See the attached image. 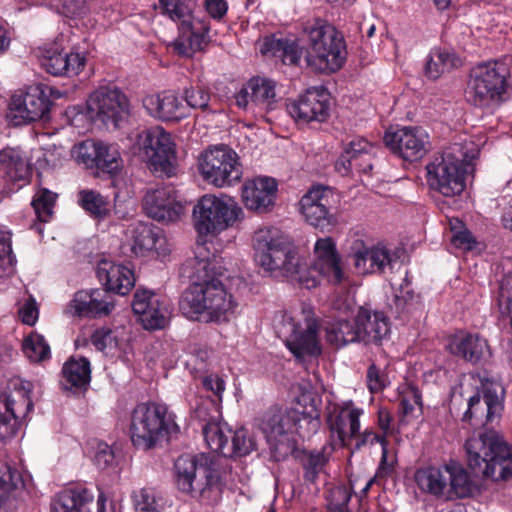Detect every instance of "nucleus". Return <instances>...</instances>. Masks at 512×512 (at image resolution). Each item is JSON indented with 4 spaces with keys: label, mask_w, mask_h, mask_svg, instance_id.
<instances>
[{
    "label": "nucleus",
    "mask_w": 512,
    "mask_h": 512,
    "mask_svg": "<svg viewBox=\"0 0 512 512\" xmlns=\"http://www.w3.org/2000/svg\"><path fill=\"white\" fill-rule=\"evenodd\" d=\"M73 314L86 318L108 316L114 308V297L103 288L78 291L71 301Z\"/></svg>",
    "instance_id": "27"
},
{
    "label": "nucleus",
    "mask_w": 512,
    "mask_h": 512,
    "mask_svg": "<svg viewBox=\"0 0 512 512\" xmlns=\"http://www.w3.org/2000/svg\"><path fill=\"white\" fill-rule=\"evenodd\" d=\"M93 500L86 488L65 489L57 495L51 505L52 512H80L82 507Z\"/></svg>",
    "instance_id": "42"
},
{
    "label": "nucleus",
    "mask_w": 512,
    "mask_h": 512,
    "mask_svg": "<svg viewBox=\"0 0 512 512\" xmlns=\"http://www.w3.org/2000/svg\"><path fill=\"white\" fill-rule=\"evenodd\" d=\"M193 17L191 16L190 21L188 23H181L185 38L188 42V47L191 52V56L196 52L202 49L203 43L205 42L206 33L208 32L207 28H203L204 32L196 31V28L192 22Z\"/></svg>",
    "instance_id": "53"
},
{
    "label": "nucleus",
    "mask_w": 512,
    "mask_h": 512,
    "mask_svg": "<svg viewBox=\"0 0 512 512\" xmlns=\"http://www.w3.org/2000/svg\"><path fill=\"white\" fill-rule=\"evenodd\" d=\"M62 374L66 381L64 389H86L91 378L90 362L84 357L78 360L71 358L64 364Z\"/></svg>",
    "instance_id": "41"
},
{
    "label": "nucleus",
    "mask_w": 512,
    "mask_h": 512,
    "mask_svg": "<svg viewBox=\"0 0 512 512\" xmlns=\"http://www.w3.org/2000/svg\"><path fill=\"white\" fill-rule=\"evenodd\" d=\"M137 512H163L165 505L162 498L157 497L151 488H143L134 494Z\"/></svg>",
    "instance_id": "50"
},
{
    "label": "nucleus",
    "mask_w": 512,
    "mask_h": 512,
    "mask_svg": "<svg viewBox=\"0 0 512 512\" xmlns=\"http://www.w3.org/2000/svg\"><path fill=\"white\" fill-rule=\"evenodd\" d=\"M255 261L265 273L283 277L290 282L311 289L318 285L314 272L326 276L329 281L339 283L343 279L340 258L333 240L329 237L315 243V261L312 269L298 252L274 227L261 228L253 236Z\"/></svg>",
    "instance_id": "1"
},
{
    "label": "nucleus",
    "mask_w": 512,
    "mask_h": 512,
    "mask_svg": "<svg viewBox=\"0 0 512 512\" xmlns=\"http://www.w3.org/2000/svg\"><path fill=\"white\" fill-rule=\"evenodd\" d=\"M262 55L280 58L283 64L297 65L300 61L301 50L296 41L288 38H277L275 35L266 36L261 45Z\"/></svg>",
    "instance_id": "37"
},
{
    "label": "nucleus",
    "mask_w": 512,
    "mask_h": 512,
    "mask_svg": "<svg viewBox=\"0 0 512 512\" xmlns=\"http://www.w3.org/2000/svg\"><path fill=\"white\" fill-rule=\"evenodd\" d=\"M15 262L11 242L7 239H0V274L12 270Z\"/></svg>",
    "instance_id": "58"
},
{
    "label": "nucleus",
    "mask_w": 512,
    "mask_h": 512,
    "mask_svg": "<svg viewBox=\"0 0 512 512\" xmlns=\"http://www.w3.org/2000/svg\"><path fill=\"white\" fill-rule=\"evenodd\" d=\"M22 485V476L17 469L7 464L0 467V489L16 491Z\"/></svg>",
    "instance_id": "55"
},
{
    "label": "nucleus",
    "mask_w": 512,
    "mask_h": 512,
    "mask_svg": "<svg viewBox=\"0 0 512 512\" xmlns=\"http://www.w3.org/2000/svg\"><path fill=\"white\" fill-rule=\"evenodd\" d=\"M448 493L447 500L464 499L473 495L475 483L467 469L458 461L446 463Z\"/></svg>",
    "instance_id": "36"
},
{
    "label": "nucleus",
    "mask_w": 512,
    "mask_h": 512,
    "mask_svg": "<svg viewBox=\"0 0 512 512\" xmlns=\"http://www.w3.org/2000/svg\"><path fill=\"white\" fill-rule=\"evenodd\" d=\"M179 308L184 316L205 322H227L236 313L237 303L218 279L192 282L183 292Z\"/></svg>",
    "instance_id": "3"
},
{
    "label": "nucleus",
    "mask_w": 512,
    "mask_h": 512,
    "mask_svg": "<svg viewBox=\"0 0 512 512\" xmlns=\"http://www.w3.org/2000/svg\"><path fill=\"white\" fill-rule=\"evenodd\" d=\"M238 107L262 114L275 108L276 93L273 81L261 78H251L235 95Z\"/></svg>",
    "instance_id": "22"
},
{
    "label": "nucleus",
    "mask_w": 512,
    "mask_h": 512,
    "mask_svg": "<svg viewBox=\"0 0 512 512\" xmlns=\"http://www.w3.org/2000/svg\"><path fill=\"white\" fill-rule=\"evenodd\" d=\"M162 13L173 21L188 23L194 7L193 0H159Z\"/></svg>",
    "instance_id": "48"
},
{
    "label": "nucleus",
    "mask_w": 512,
    "mask_h": 512,
    "mask_svg": "<svg viewBox=\"0 0 512 512\" xmlns=\"http://www.w3.org/2000/svg\"><path fill=\"white\" fill-rule=\"evenodd\" d=\"M351 495L345 488L337 487L331 491L328 503V512H350L348 503Z\"/></svg>",
    "instance_id": "56"
},
{
    "label": "nucleus",
    "mask_w": 512,
    "mask_h": 512,
    "mask_svg": "<svg viewBox=\"0 0 512 512\" xmlns=\"http://www.w3.org/2000/svg\"><path fill=\"white\" fill-rule=\"evenodd\" d=\"M368 387L371 392H379L385 387V378L380 369L372 364L367 371Z\"/></svg>",
    "instance_id": "63"
},
{
    "label": "nucleus",
    "mask_w": 512,
    "mask_h": 512,
    "mask_svg": "<svg viewBox=\"0 0 512 512\" xmlns=\"http://www.w3.org/2000/svg\"><path fill=\"white\" fill-rule=\"evenodd\" d=\"M334 193L325 186L312 187L300 201L301 212L306 221L321 230H329L337 219L332 212Z\"/></svg>",
    "instance_id": "19"
},
{
    "label": "nucleus",
    "mask_w": 512,
    "mask_h": 512,
    "mask_svg": "<svg viewBox=\"0 0 512 512\" xmlns=\"http://www.w3.org/2000/svg\"><path fill=\"white\" fill-rule=\"evenodd\" d=\"M285 331V344L296 358L306 355L317 356L321 352L317 338V324L315 321H307L305 327L295 323L292 319L283 325Z\"/></svg>",
    "instance_id": "24"
},
{
    "label": "nucleus",
    "mask_w": 512,
    "mask_h": 512,
    "mask_svg": "<svg viewBox=\"0 0 512 512\" xmlns=\"http://www.w3.org/2000/svg\"><path fill=\"white\" fill-rule=\"evenodd\" d=\"M242 209L228 196H202L193 208V224L200 235L217 234L239 219Z\"/></svg>",
    "instance_id": "10"
},
{
    "label": "nucleus",
    "mask_w": 512,
    "mask_h": 512,
    "mask_svg": "<svg viewBox=\"0 0 512 512\" xmlns=\"http://www.w3.org/2000/svg\"><path fill=\"white\" fill-rule=\"evenodd\" d=\"M399 256L386 246L376 245L371 248L363 247L354 252V266L359 274L385 273L392 270Z\"/></svg>",
    "instance_id": "28"
},
{
    "label": "nucleus",
    "mask_w": 512,
    "mask_h": 512,
    "mask_svg": "<svg viewBox=\"0 0 512 512\" xmlns=\"http://www.w3.org/2000/svg\"><path fill=\"white\" fill-rule=\"evenodd\" d=\"M179 427L166 406L156 403L138 404L131 415L130 438L137 449L161 447Z\"/></svg>",
    "instance_id": "6"
},
{
    "label": "nucleus",
    "mask_w": 512,
    "mask_h": 512,
    "mask_svg": "<svg viewBox=\"0 0 512 512\" xmlns=\"http://www.w3.org/2000/svg\"><path fill=\"white\" fill-rule=\"evenodd\" d=\"M462 65L461 59L454 53L441 49H433L425 64V75L431 80H437L445 73Z\"/></svg>",
    "instance_id": "40"
},
{
    "label": "nucleus",
    "mask_w": 512,
    "mask_h": 512,
    "mask_svg": "<svg viewBox=\"0 0 512 512\" xmlns=\"http://www.w3.org/2000/svg\"><path fill=\"white\" fill-rule=\"evenodd\" d=\"M71 154L77 163L86 168L97 169L111 175L118 172L123 164L116 146L92 139L74 145Z\"/></svg>",
    "instance_id": "17"
},
{
    "label": "nucleus",
    "mask_w": 512,
    "mask_h": 512,
    "mask_svg": "<svg viewBox=\"0 0 512 512\" xmlns=\"http://www.w3.org/2000/svg\"><path fill=\"white\" fill-rule=\"evenodd\" d=\"M97 277L109 293L126 295L134 286L132 270L108 260H101L97 266Z\"/></svg>",
    "instance_id": "32"
},
{
    "label": "nucleus",
    "mask_w": 512,
    "mask_h": 512,
    "mask_svg": "<svg viewBox=\"0 0 512 512\" xmlns=\"http://www.w3.org/2000/svg\"><path fill=\"white\" fill-rule=\"evenodd\" d=\"M446 348L451 354L472 364L485 361L491 356L486 339L478 334L459 333L453 335L449 338Z\"/></svg>",
    "instance_id": "29"
},
{
    "label": "nucleus",
    "mask_w": 512,
    "mask_h": 512,
    "mask_svg": "<svg viewBox=\"0 0 512 512\" xmlns=\"http://www.w3.org/2000/svg\"><path fill=\"white\" fill-rule=\"evenodd\" d=\"M303 410L298 408L282 409L271 407L263 416L260 428L267 441L280 449L284 441L278 439L296 430L302 437L316 432L320 427V413L311 394H302L298 401Z\"/></svg>",
    "instance_id": "5"
},
{
    "label": "nucleus",
    "mask_w": 512,
    "mask_h": 512,
    "mask_svg": "<svg viewBox=\"0 0 512 512\" xmlns=\"http://www.w3.org/2000/svg\"><path fill=\"white\" fill-rule=\"evenodd\" d=\"M326 340L336 348L350 343L361 342L354 320L337 319L326 326Z\"/></svg>",
    "instance_id": "39"
},
{
    "label": "nucleus",
    "mask_w": 512,
    "mask_h": 512,
    "mask_svg": "<svg viewBox=\"0 0 512 512\" xmlns=\"http://www.w3.org/2000/svg\"><path fill=\"white\" fill-rule=\"evenodd\" d=\"M372 150H374V146L364 138H355L351 140L344 147L342 154L336 161V170L342 175L349 174L351 172V163Z\"/></svg>",
    "instance_id": "44"
},
{
    "label": "nucleus",
    "mask_w": 512,
    "mask_h": 512,
    "mask_svg": "<svg viewBox=\"0 0 512 512\" xmlns=\"http://www.w3.org/2000/svg\"><path fill=\"white\" fill-rule=\"evenodd\" d=\"M185 100L191 108H198L205 110L208 108L210 101L209 92L201 86L186 88Z\"/></svg>",
    "instance_id": "54"
},
{
    "label": "nucleus",
    "mask_w": 512,
    "mask_h": 512,
    "mask_svg": "<svg viewBox=\"0 0 512 512\" xmlns=\"http://www.w3.org/2000/svg\"><path fill=\"white\" fill-rule=\"evenodd\" d=\"M132 310L145 330L164 329L169 321L170 309L166 301L149 290H137Z\"/></svg>",
    "instance_id": "20"
},
{
    "label": "nucleus",
    "mask_w": 512,
    "mask_h": 512,
    "mask_svg": "<svg viewBox=\"0 0 512 512\" xmlns=\"http://www.w3.org/2000/svg\"><path fill=\"white\" fill-rule=\"evenodd\" d=\"M0 165L10 181H26L29 174L27 164L14 148H5L0 151Z\"/></svg>",
    "instance_id": "45"
},
{
    "label": "nucleus",
    "mask_w": 512,
    "mask_h": 512,
    "mask_svg": "<svg viewBox=\"0 0 512 512\" xmlns=\"http://www.w3.org/2000/svg\"><path fill=\"white\" fill-rule=\"evenodd\" d=\"M288 113L304 123L324 122L330 115L329 93L324 88H310L287 104Z\"/></svg>",
    "instance_id": "21"
},
{
    "label": "nucleus",
    "mask_w": 512,
    "mask_h": 512,
    "mask_svg": "<svg viewBox=\"0 0 512 512\" xmlns=\"http://www.w3.org/2000/svg\"><path fill=\"white\" fill-rule=\"evenodd\" d=\"M428 136L418 127H403L395 132H386L385 145L406 161H417L427 152Z\"/></svg>",
    "instance_id": "23"
},
{
    "label": "nucleus",
    "mask_w": 512,
    "mask_h": 512,
    "mask_svg": "<svg viewBox=\"0 0 512 512\" xmlns=\"http://www.w3.org/2000/svg\"><path fill=\"white\" fill-rule=\"evenodd\" d=\"M208 447L224 457H243L256 450L254 436L246 428L232 430L215 421L202 428Z\"/></svg>",
    "instance_id": "13"
},
{
    "label": "nucleus",
    "mask_w": 512,
    "mask_h": 512,
    "mask_svg": "<svg viewBox=\"0 0 512 512\" xmlns=\"http://www.w3.org/2000/svg\"><path fill=\"white\" fill-rule=\"evenodd\" d=\"M143 105L150 115L162 121H179L186 114L178 97L170 92L148 95L143 99Z\"/></svg>",
    "instance_id": "35"
},
{
    "label": "nucleus",
    "mask_w": 512,
    "mask_h": 512,
    "mask_svg": "<svg viewBox=\"0 0 512 512\" xmlns=\"http://www.w3.org/2000/svg\"><path fill=\"white\" fill-rule=\"evenodd\" d=\"M48 90L52 92L49 87L37 84L15 93L9 105L12 123L19 126L43 119L51 105Z\"/></svg>",
    "instance_id": "15"
},
{
    "label": "nucleus",
    "mask_w": 512,
    "mask_h": 512,
    "mask_svg": "<svg viewBox=\"0 0 512 512\" xmlns=\"http://www.w3.org/2000/svg\"><path fill=\"white\" fill-rule=\"evenodd\" d=\"M478 154V146L472 141L445 148L426 166L429 187L445 197L461 194L465 189L464 164H469Z\"/></svg>",
    "instance_id": "4"
},
{
    "label": "nucleus",
    "mask_w": 512,
    "mask_h": 512,
    "mask_svg": "<svg viewBox=\"0 0 512 512\" xmlns=\"http://www.w3.org/2000/svg\"><path fill=\"white\" fill-rule=\"evenodd\" d=\"M143 205L149 217L162 222H174L183 212V206L176 201L175 191L170 187L148 191Z\"/></svg>",
    "instance_id": "26"
},
{
    "label": "nucleus",
    "mask_w": 512,
    "mask_h": 512,
    "mask_svg": "<svg viewBox=\"0 0 512 512\" xmlns=\"http://www.w3.org/2000/svg\"><path fill=\"white\" fill-rule=\"evenodd\" d=\"M309 43L306 49L307 66L319 73L339 70L345 60V44L335 28L318 22L308 31Z\"/></svg>",
    "instance_id": "8"
},
{
    "label": "nucleus",
    "mask_w": 512,
    "mask_h": 512,
    "mask_svg": "<svg viewBox=\"0 0 512 512\" xmlns=\"http://www.w3.org/2000/svg\"><path fill=\"white\" fill-rule=\"evenodd\" d=\"M23 351L32 362L44 361L50 357V347L39 334H31L24 340Z\"/></svg>",
    "instance_id": "49"
},
{
    "label": "nucleus",
    "mask_w": 512,
    "mask_h": 512,
    "mask_svg": "<svg viewBox=\"0 0 512 512\" xmlns=\"http://www.w3.org/2000/svg\"><path fill=\"white\" fill-rule=\"evenodd\" d=\"M508 68L504 63L486 62L470 71L467 83V101L475 107L487 108L504 101Z\"/></svg>",
    "instance_id": "9"
},
{
    "label": "nucleus",
    "mask_w": 512,
    "mask_h": 512,
    "mask_svg": "<svg viewBox=\"0 0 512 512\" xmlns=\"http://www.w3.org/2000/svg\"><path fill=\"white\" fill-rule=\"evenodd\" d=\"M87 113L92 121L117 128L130 114L129 101L117 87H100L89 96Z\"/></svg>",
    "instance_id": "14"
},
{
    "label": "nucleus",
    "mask_w": 512,
    "mask_h": 512,
    "mask_svg": "<svg viewBox=\"0 0 512 512\" xmlns=\"http://www.w3.org/2000/svg\"><path fill=\"white\" fill-rule=\"evenodd\" d=\"M277 184L274 179L264 177L245 183L242 199L245 206L257 213H265L274 205Z\"/></svg>",
    "instance_id": "30"
},
{
    "label": "nucleus",
    "mask_w": 512,
    "mask_h": 512,
    "mask_svg": "<svg viewBox=\"0 0 512 512\" xmlns=\"http://www.w3.org/2000/svg\"><path fill=\"white\" fill-rule=\"evenodd\" d=\"M205 7L208 14L214 19L222 18L227 12V3L225 0H206Z\"/></svg>",
    "instance_id": "64"
},
{
    "label": "nucleus",
    "mask_w": 512,
    "mask_h": 512,
    "mask_svg": "<svg viewBox=\"0 0 512 512\" xmlns=\"http://www.w3.org/2000/svg\"><path fill=\"white\" fill-rule=\"evenodd\" d=\"M355 322L360 341L365 344L379 345L389 332L387 318L382 312H372L365 307H360Z\"/></svg>",
    "instance_id": "33"
},
{
    "label": "nucleus",
    "mask_w": 512,
    "mask_h": 512,
    "mask_svg": "<svg viewBox=\"0 0 512 512\" xmlns=\"http://www.w3.org/2000/svg\"><path fill=\"white\" fill-rule=\"evenodd\" d=\"M53 6L59 14L67 18L81 17L88 11L85 0H55Z\"/></svg>",
    "instance_id": "52"
},
{
    "label": "nucleus",
    "mask_w": 512,
    "mask_h": 512,
    "mask_svg": "<svg viewBox=\"0 0 512 512\" xmlns=\"http://www.w3.org/2000/svg\"><path fill=\"white\" fill-rule=\"evenodd\" d=\"M182 273L190 278L192 282L216 279L209 259L200 258L199 256L187 259L182 265Z\"/></svg>",
    "instance_id": "46"
},
{
    "label": "nucleus",
    "mask_w": 512,
    "mask_h": 512,
    "mask_svg": "<svg viewBox=\"0 0 512 512\" xmlns=\"http://www.w3.org/2000/svg\"><path fill=\"white\" fill-rule=\"evenodd\" d=\"M19 315L24 324L29 326L35 324L38 319V308L33 298L27 300L25 304L20 308Z\"/></svg>",
    "instance_id": "62"
},
{
    "label": "nucleus",
    "mask_w": 512,
    "mask_h": 512,
    "mask_svg": "<svg viewBox=\"0 0 512 512\" xmlns=\"http://www.w3.org/2000/svg\"><path fill=\"white\" fill-rule=\"evenodd\" d=\"M297 457L304 471V480L311 484L315 483L328 463L325 448L321 450H302L298 453Z\"/></svg>",
    "instance_id": "43"
},
{
    "label": "nucleus",
    "mask_w": 512,
    "mask_h": 512,
    "mask_svg": "<svg viewBox=\"0 0 512 512\" xmlns=\"http://www.w3.org/2000/svg\"><path fill=\"white\" fill-rule=\"evenodd\" d=\"M56 194L47 189L40 190L32 201V206L40 221L47 222L53 213Z\"/></svg>",
    "instance_id": "51"
},
{
    "label": "nucleus",
    "mask_w": 512,
    "mask_h": 512,
    "mask_svg": "<svg viewBox=\"0 0 512 512\" xmlns=\"http://www.w3.org/2000/svg\"><path fill=\"white\" fill-rule=\"evenodd\" d=\"M135 148L143 155L149 168L159 177H171L175 170V144L171 135L160 126L143 129L136 136Z\"/></svg>",
    "instance_id": "11"
},
{
    "label": "nucleus",
    "mask_w": 512,
    "mask_h": 512,
    "mask_svg": "<svg viewBox=\"0 0 512 512\" xmlns=\"http://www.w3.org/2000/svg\"><path fill=\"white\" fill-rule=\"evenodd\" d=\"M199 171L206 182L222 188L240 181L242 165L237 153L222 145L208 149L201 155Z\"/></svg>",
    "instance_id": "12"
},
{
    "label": "nucleus",
    "mask_w": 512,
    "mask_h": 512,
    "mask_svg": "<svg viewBox=\"0 0 512 512\" xmlns=\"http://www.w3.org/2000/svg\"><path fill=\"white\" fill-rule=\"evenodd\" d=\"M451 229L453 231L451 242L455 247L465 250H470L473 248V245L475 244V239L470 231H468L465 228L456 231V227L454 226Z\"/></svg>",
    "instance_id": "60"
},
{
    "label": "nucleus",
    "mask_w": 512,
    "mask_h": 512,
    "mask_svg": "<svg viewBox=\"0 0 512 512\" xmlns=\"http://www.w3.org/2000/svg\"><path fill=\"white\" fill-rule=\"evenodd\" d=\"M174 469L180 491L207 500L217 496L220 490L219 476L208 456L182 455L176 459Z\"/></svg>",
    "instance_id": "7"
},
{
    "label": "nucleus",
    "mask_w": 512,
    "mask_h": 512,
    "mask_svg": "<svg viewBox=\"0 0 512 512\" xmlns=\"http://www.w3.org/2000/svg\"><path fill=\"white\" fill-rule=\"evenodd\" d=\"M482 395L476 393L467 400V408L462 413L461 421L473 427L485 426L499 417L503 410V388L496 383L482 386Z\"/></svg>",
    "instance_id": "16"
},
{
    "label": "nucleus",
    "mask_w": 512,
    "mask_h": 512,
    "mask_svg": "<svg viewBox=\"0 0 512 512\" xmlns=\"http://www.w3.org/2000/svg\"><path fill=\"white\" fill-rule=\"evenodd\" d=\"M356 439L355 443V449L359 450L361 447L368 445V444H374L376 442H380L382 445V459H381V466L385 464L387 459V450L385 447V438L380 436L379 434L370 431L365 430L363 433H357L354 437Z\"/></svg>",
    "instance_id": "57"
},
{
    "label": "nucleus",
    "mask_w": 512,
    "mask_h": 512,
    "mask_svg": "<svg viewBox=\"0 0 512 512\" xmlns=\"http://www.w3.org/2000/svg\"><path fill=\"white\" fill-rule=\"evenodd\" d=\"M363 411L353 406L352 401L335 406L328 414L327 424L332 434L341 446H348L359 431V417Z\"/></svg>",
    "instance_id": "25"
},
{
    "label": "nucleus",
    "mask_w": 512,
    "mask_h": 512,
    "mask_svg": "<svg viewBox=\"0 0 512 512\" xmlns=\"http://www.w3.org/2000/svg\"><path fill=\"white\" fill-rule=\"evenodd\" d=\"M27 385L0 395V439L3 441L15 436L20 420L32 409L30 384Z\"/></svg>",
    "instance_id": "18"
},
{
    "label": "nucleus",
    "mask_w": 512,
    "mask_h": 512,
    "mask_svg": "<svg viewBox=\"0 0 512 512\" xmlns=\"http://www.w3.org/2000/svg\"><path fill=\"white\" fill-rule=\"evenodd\" d=\"M132 251L136 255L144 256L155 251L157 254H165L166 239L160 228L149 223H137L131 230Z\"/></svg>",
    "instance_id": "34"
},
{
    "label": "nucleus",
    "mask_w": 512,
    "mask_h": 512,
    "mask_svg": "<svg viewBox=\"0 0 512 512\" xmlns=\"http://www.w3.org/2000/svg\"><path fill=\"white\" fill-rule=\"evenodd\" d=\"M91 342L99 351H104L106 348L115 344V337L113 332L107 328L97 329L91 336Z\"/></svg>",
    "instance_id": "59"
},
{
    "label": "nucleus",
    "mask_w": 512,
    "mask_h": 512,
    "mask_svg": "<svg viewBox=\"0 0 512 512\" xmlns=\"http://www.w3.org/2000/svg\"><path fill=\"white\" fill-rule=\"evenodd\" d=\"M467 464L475 475L493 481L512 478V447L494 429H485L464 444Z\"/></svg>",
    "instance_id": "2"
},
{
    "label": "nucleus",
    "mask_w": 512,
    "mask_h": 512,
    "mask_svg": "<svg viewBox=\"0 0 512 512\" xmlns=\"http://www.w3.org/2000/svg\"><path fill=\"white\" fill-rule=\"evenodd\" d=\"M85 60L79 53H65L57 47H50L44 50L41 65L54 76H75L83 70Z\"/></svg>",
    "instance_id": "31"
},
{
    "label": "nucleus",
    "mask_w": 512,
    "mask_h": 512,
    "mask_svg": "<svg viewBox=\"0 0 512 512\" xmlns=\"http://www.w3.org/2000/svg\"><path fill=\"white\" fill-rule=\"evenodd\" d=\"M79 204L94 218H104L109 213L108 201L94 190H82L78 194Z\"/></svg>",
    "instance_id": "47"
},
{
    "label": "nucleus",
    "mask_w": 512,
    "mask_h": 512,
    "mask_svg": "<svg viewBox=\"0 0 512 512\" xmlns=\"http://www.w3.org/2000/svg\"><path fill=\"white\" fill-rule=\"evenodd\" d=\"M418 487L427 493L447 500L448 480L446 463L440 467L419 469L415 474Z\"/></svg>",
    "instance_id": "38"
},
{
    "label": "nucleus",
    "mask_w": 512,
    "mask_h": 512,
    "mask_svg": "<svg viewBox=\"0 0 512 512\" xmlns=\"http://www.w3.org/2000/svg\"><path fill=\"white\" fill-rule=\"evenodd\" d=\"M114 460V452L108 445L104 444L98 446V450L94 457V462L98 468L106 469L113 465Z\"/></svg>",
    "instance_id": "61"
}]
</instances>
